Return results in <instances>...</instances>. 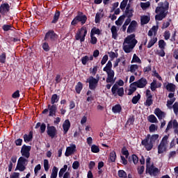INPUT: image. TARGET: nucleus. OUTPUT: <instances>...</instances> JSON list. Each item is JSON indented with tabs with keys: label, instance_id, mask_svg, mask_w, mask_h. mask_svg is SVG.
<instances>
[{
	"label": "nucleus",
	"instance_id": "1",
	"mask_svg": "<svg viewBox=\"0 0 178 178\" xmlns=\"http://www.w3.org/2000/svg\"><path fill=\"white\" fill-rule=\"evenodd\" d=\"M137 40L136 39V35L131 34L128 35L124 40L122 44L123 50L126 54H130L134 49L136 45H137Z\"/></svg>",
	"mask_w": 178,
	"mask_h": 178
},
{
	"label": "nucleus",
	"instance_id": "2",
	"mask_svg": "<svg viewBox=\"0 0 178 178\" xmlns=\"http://www.w3.org/2000/svg\"><path fill=\"white\" fill-rule=\"evenodd\" d=\"M168 10H169V2L166 1L160 2L159 6L156 8V13H157L155 16L156 20L161 21L165 19L166 15H168Z\"/></svg>",
	"mask_w": 178,
	"mask_h": 178
},
{
	"label": "nucleus",
	"instance_id": "3",
	"mask_svg": "<svg viewBox=\"0 0 178 178\" xmlns=\"http://www.w3.org/2000/svg\"><path fill=\"white\" fill-rule=\"evenodd\" d=\"M104 72H106L107 78L106 79V83L113 84L116 81L115 79V71L112 70V61L108 60L106 66L103 68Z\"/></svg>",
	"mask_w": 178,
	"mask_h": 178
},
{
	"label": "nucleus",
	"instance_id": "4",
	"mask_svg": "<svg viewBox=\"0 0 178 178\" xmlns=\"http://www.w3.org/2000/svg\"><path fill=\"white\" fill-rule=\"evenodd\" d=\"M29 163V160L21 156L19 158L15 170H19V172H24L26 170V166Z\"/></svg>",
	"mask_w": 178,
	"mask_h": 178
},
{
	"label": "nucleus",
	"instance_id": "5",
	"mask_svg": "<svg viewBox=\"0 0 178 178\" xmlns=\"http://www.w3.org/2000/svg\"><path fill=\"white\" fill-rule=\"evenodd\" d=\"M86 35H87V28H86V26H83L76 32L75 38L76 40H79L81 42H84Z\"/></svg>",
	"mask_w": 178,
	"mask_h": 178
},
{
	"label": "nucleus",
	"instance_id": "6",
	"mask_svg": "<svg viewBox=\"0 0 178 178\" xmlns=\"http://www.w3.org/2000/svg\"><path fill=\"white\" fill-rule=\"evenodd\" d=\"M111 92L114 97L119 95V97H123L124 95V89L119 87L118 84H114L111 88Z\"/></svg>",
	"mask_w": 178,
	"mask_h": 178
},
{
	"label": "nucleus",
	"instance_id": "7",
	"mask_svg": "<svg viewBox=\"0 0 178 178\" xmlns=\"http://www.w3.org/2000/svg\"><path fill=\"white\" fill-rule=\"evenodd\" d=\"M99 81V77L95 79L94 76H90L87 79V83H89V88L90 90H95L97 88V86H98V82Z\"/></svg>",
	"mask_w": 178,
	"mask_h": 178
},
{
	"label": "nucleus",
	"instance_id": "8",
	"mask_svg": "<svg viewBox=\"0 0 178 178\" xmlns=\"http://www.w3.org/2000/svg\"><path fill=\"white\" fill-rule=\"evenodd\" d=\"M142 145L146 148L147 151H151L154 147V143L149 140V134H148L145 139L142 140Z\"/></svg>",
	"mask_w": 178,
	"mask_h": 178
},
{
	"label": "nucleus",
	"instance_id": "9",
	"mask_svg": "<svg viewBox=\"0 0 178 178\" xmlns=\"http://www.w3.org/2000/svg\"><path fill=\"white\" fill-rule=\"evenodd\" d=\"M174 129V132L175 134H178V122L176 120H171L167 126L166 131L170 130V129Z\"/></svg>",
	"mask_w": 178,
	"mask_h": 178
},
{
	"label": "nucleus",
	"instance_id": "10",
	"mask_svg": "<svg viewBox=\"0 0 178 178\" xmlns=\"http://www.w3.org/2000/svg\"><path fill=\"white\" fill-rule=\"evenodd\" d=\"M31 149V147L23 145L21 149V154L23 158L25 159H29L30 158V151Z\"/></svg>",
	"mask_w": 178,
	"mask_h": 178
},
{
	"label": "nucleus",
	"instance_id": "11",
	"mask_svg": "<svg viewBox=\"0 0 178 178\" xmlns=\"http://www.w3.org/2000/svg\"><path fill=\"white\" fill-rule=\"evenodd\" d=\"M146 172H147L151 176H158L159 174V169L153 165L146 168Z\"/></svg>",
	"mask_w": 178,
	"mask_h": 178
},
{
	"label": "nucleus",
	"instance_id": "12",
	"mask_svg": "<svg viewBox=\"0 0 178 178\" xmlns=\"http://www.w3.org/2000/svg\"><path fill=\"white\" fill-rule=\"evenodd\" d=\"M138 88H144L147 84H148V81L145 78H141L137 81L134 82Z\"/></svg>",
	"mask_w": 178,
	"mask_h": 178
},
{
	"label": "nucleus",
	"instance_id": "13",
	"mask_svg": "<svg viewBox=\"0 0 178 178\" xmlns=\"http://www.w3.org/2000/svg\"><path fill=\"white\" fill-rule=\"evenodd\" d=\"M10 10V6L8 3H3L0 6V13L1 15H6L8 12Z\"/></svg>",
	"mask_w": 178,
	"mask_h": 178
},
{
	"label": "nucleus",
	"instance_id": "14",
	"mask_svg": "<svg viewBox=\"0 0 178 178\" xmlns=\"http://www.w3.org/2000/svg\"><path fill=\"white\" fill-rule=\"evenodd\" d=\"M76 145H70V146L67 147L65 153V156H70V155H73V154L76 151Z\"/></svg>",
	"mask_w": 178,
	"mask_h": 178
},
{
	"label": "nucleus",
	"instance_id": "15",
	"mask_svg": "<svg viewBox=\"0 0 178 178\" xmlns=\"http://www.w3.org/2000/svg\"><path fill=\"white\" fill-rule=\"evenodd\" d=\"M138 26V24H137V22L136 21H132L129 26H128L127 31V32L129 33V34L131 33H134V31H136V29H137V26Z\"/></svg>",
	"mask_w": 178,
	"mask_h": 178
},
{
	"label": "nucleus",
	"instance_id": "16",
	"mask_svg": "<svg viewBox=\"0 0 178 178\" xmlns=\"http://www.w3.org/2000/svg\"><path fill=\"white\" fill-rule=\"evenodd\" d=\"M55 38H56V34L52 31L47 33L44 37L45 41H54Z\"/></svg>",
	"mask_w": 178,
	"mask_h": 178
},
{
	"label": "nucleus",
	"instance_id": "17",
	"mask_svg": "<svg viewBox=\"0 0 178 178\" xmlns=\"http://www.w3.org/2000/svg\"><path fill=\"white\" fill-rule=\"evenodd\" d=\"M154 115H156V116H157L158 119H159V120L163 119V118H165V116H166V113H165V112L162 111L159 108H156L154 110Z\"/></svg>",
	"mask_w": 178,
	"mask_h": 178
},
{
	"label": "nucleus",
	"instance_id": "18",
	"mask_svg": "<svg viewBox=\"0 0 178 178\" xmlns=\"http://www.w3.org/2000/svg\"><path fill=\"white\" fill-rule=\"evenodd\" d=\"M47 134L51 138H54L56 136V128L55 127H47Z\"/></svg>",
	"mask_w": 178,
	"mask_h": 178
},
{
	"label": "nucleus",
	"instance_id": "19",
	"mask_svg": "<svg viewBox=\"0 0 178 178\" xmlns=\"http://www.w3.org/2000/svg\"><path fill=\"white\" fill-rule=\"evenodd\" d=\"M140 68V66H138V65L137 64H132L131 65H129V72H131V73H134V74H135V76H137V72L138 71V69Z\"/></svg>",
	"mask_w": 178,
	"mask_h": 178
},
{
	"label": "nucleus",
	"instance_id": "20",
	"mask_svg": "<svg viewBox=\"0 0 178 178\" xmlns=\"http://www.w3.org/2000/svg\"><path fill=\"white\" fill-rule=\"evenodd\" d=\"M119 29H118V27L116 26H113L111 29V34H112V38L113 40H118V37L119 34L118 33Z\"/></svg>",
	"mask_w": 178,
	"mask_h": 178
},
{
	"label": "nucleus",
	"instance_id": "21",
	"mask_svg": "<svg viewBox=\"0 0 178 178\" xmlns=\"http://www.w3.org/2000/svg\"><path fill=\"white\" fill-rule=\"evenodd\" d=\"M137 90V86L134 82L130 84L129 88L128 90L127 95H132L134 92H136Z\"/></svg>",
	"mask_w": 178,
	"mask_h": 178
},
{
	"label": "nucleus",
	"instance_id": "22",
	"mask_svg": "<svg viewBox=\"0 0 178 178\" xmlns=\"http://www.w3.org/2000/svg\"><path fill=\"white\" fill-rule=\"evenodd\" d=\"M164 86L169 92H175L176 91V85L173 83H165Z\"/></svg>",
	"mask_w": 178,
	"mask_h": 178
},
{
	"label": "nucleus",
	"instance_id": "23",
	"mask_svg": "<svg viewBox=\"0 0 178 178\" xmlns=\"http://www.w3.org/2000/svg\"><path fill=\"white\" fill-rule=\"evenodd\" d=\"M63 129L64 134H67V131H69V129H70V121H69V120H66L63 122Z\"/></svg>",
	"mask_w": 178,
	"mask_h": 178
},
{
	"label": "nucleus",
	"instance_id": "24",
	"mask_svg": "<svg viewBox=\"0 0 178 178\" xmlns=\"http://www.w3.org/2000/svg\"><path fill=\"white\" fill-rule=\"evenodd\" d=\"M94 59V57L92 55H89V56H85L81 58V63L84 65H87L88 62H90V60H92Z\"/></svg>",
	"mask_w": 178,
	"mask_h": 178
},
{
	"label": "nucleus",
	"instance_id": "25",
	"mask_svg": "<svg viewBox=\"0 0 178 178\" xmlns=\"http://www.w3.org/2000/svg\"><path fill=\"white\" fill-rule=\"evenodd\" d=\"M56 105L53 104L52 106L49 105V116H55L56 113Z\"/></svg>",
	"mask_w": 178,
	"mask_h": 178
},
{
	"label": "nucleus",
	"instance_id": "26",
	"mask_svg": "<svg viewBox=\"0 0 178 178\" xmlns=\"http://www.w3.org/2000/svg\"><path fill=\"white\" fill-rule=\"evenodd\" d=\"M156 41H158V38L156 36H154L148 42L147 44V48H151L152 47H154L155 44L156 43Z\"/></svg>",
	"mask_w": 178,
	"mask_h": 178
},
{
	"label": "nucleus",
	"instance_id": "27",
	"mask_svg": "<svg viewBox=\"0 0 178 178\" xmlns=\"http://www.w3.org/2000/svg\"><path fill=\"white\" fill-rule=\"evenodd\" d=\"M168 147L160 143L158 146V154H163L167 149Z\"/></svg>",
	"mask_w": 178,
	"mask_h": 178
},
{
	"label": "nucleus",
	"instance_id": "28",
	"mask_svg": "<svg viewBox=\"0 0 178 178\" xmlns=\"http://www.w3.org/2000/svg\"><path fill=\"white\" fill-rule=\"evenodd\" d=\"M160 144H162L163 145H165L168 147V145H169V136L165 135L161 140Z\"/></svg>",
	"mask_w": 178,
	"mask_h": 178
},
{
	"label": "nucleus",
	"instance_id": "29",
	"mask_svg": "<svg viewBox=\"0 0 178 178\" xmlns=\"http://www.w3.org/2000/svg\"><path fill=\"white\" fill-rule=\"evenodd\" d=\"M58 169L56 168V166L53 167L52 170H51V173L50 175V178H56L58 177Z\"/></svg>",
	"mask_w": 178,
	"mask_h": 178
},
{
	"label": "nucleus",
	"instance_id": "30",
	"mask_svg": "<svg viewBox=\"0 0 178 178\" xmlns=\"http://www.w3.org/2000/svg\"><path fill=\"white\" fill-rule=\"evenodd\" d=\"M121 111L122 106H120V104H116L112 108V111L113 112V113H120Z\"/></svg>",
	"mask_w": 178,
	"mask_h": 178
},
{
	"label": "nucleus",
	"instance_id": "31",
	"mask_svg": "<svg viewBox=\"0 0 178 178\" xmlns=\"http://www.w3.org/2000/svg\"><path fill=\"white\" fill-rule=\"evenodd\" d=\"M33 140V132H30L29 135H24V140L25 143H30Z\"/></svg>",
	"mask_w": 178,
	"mask_h": 178
},
{
	"label": "nucleus",
	"instance_id": "32",
	"mask_svg": "<svg viewBox=\"0 0 178 178\" xmlns=\"http://www.w3.org/2000/svg\"><path fill=\"white\" fill-rule=\"evenodd\" d=\"M147 120L149 123H158V118L152 114L147 117Z\"/></svg>",
	"mask_w": 178,
	"mask_h": 178
},
{
	"label": "nucleus",
	"instance_id": "33",
	"mask_svg": "<svg viewBox=\"0 0 178 178\" xmlns=\"http://www.w3.org/2000/svg\"><path fill=\"white\" fill-rule=\"evenodd\" d=\"M131 63H139L141 64V59L137 56V54H134Z\"/></svg>",
	"mask_w": 178,
	"mask_h": 178
},
{
	"label": "nucleus",
	"instance_id": "34",
	"mask_svg": "<svg viewBox=\"0 0 178 178\" xmlns=\"http://www.w3.org/2000/svg\"><path fill=\"white\" fill-rule=\"evenodd\" d=\"M149 22V17L147 15H143L140 18L141 24H147Z\"/></svg>",
	"mask_w": 178,
	"mask_h": 178
},
{
	"label": "nucleus",
	"instance_id": "35",
	"mask_svg": "<svg viewBox=\"0 0 178 178\" xmlns=\"http://www.w3.org/2000/svg\"><path fill=\"white\" fill-rule=\"evenodd\" d=\"M76 17L79 22H81V24H84L87 22V17L86 15H78Z\"/></svg>",
	"mask_w": 178,
	"mask_h": 178
},
{
	"label": "nucleus",
	"instance_id": "36",
	"mask_svg": "<svg viewBox=\"0 0 178 178\" xmlns=\"http://www.w3.org/2000/svg\"><path fill=\"white\" fill-rule=\"evenodd\" d=\"M75 90L77 94H80L83 90V83L81 82H79L75 87Z\"/></svg>",
	"mask_w": 178,
	"mask_h": 178
},
{
	"label": "nucleus",
	"instance_id": "37",
	"mask_svg": "<svg viewBox=\"0 0 178 178\" xmlns=\"http://www.w3.org/2000/svg\"><path fill=\"white\" fill-rule=\"evenodd\" d=\"M159 138V134H154L152 136L149 135V140L151 143L154 144L156 140Z\"/></svg>",
	"mask_w": 178,
	"mask_h": 178
},
{
	"label": "nucleus",
	"instance_id": "38",
	"mask_svg": "<svg viewBox=\"0 0 178 178\" xmlns=\"http://www.w3.org/2000/svg\"><path fill=\"white\" fill-rule=\"evenodd\" d=\"M140 99H141V95L138 94L132 98L131 102L132 104L136 105V104H137L140 101Z\"/></svg>",
	"mask_w": 178,
	"mask_h": 178
},
{
	"label": "nucleus",
	"instance_id": "39",
	"mask_svg": "<svg viewBox=\"0 0 178 178\" xmlns=\"http://www.w3.org/2000/svg\"><path fill=\"white\" fill-rule=\"evenodd\" d=\"M66 170H67V165H64L63 168H62L58 172L59 177H63Z\"/></svg>",
	"mask_w": 178,
	"mask_h": 178
},
{
	"label": "nucleus",
	"instance_id": "40",
	"mask_svg": "<svg viewBox=\"0 0 178 178\" xmlns=\"http://www.w3.org/2000/svg\"><path fill=\"white\" fill-rule=\"evenodd\" d=\"M126 17L124 15H122L118 18L117 21H115V24L117 26H122L123 24V22H124V18Z\"/></svg>",
	"mask_w": 178,
	"mask_h": 178
},
{
	"label": "nucleus",
	"instance_id": "41",
	"mask_svg": "<svg viewBox=\"0 0 178 178\" xmlns=\"http://www.w3.org/2000/svg\"><path fill=\"white\" fill-rule=\"evenodd\" d=\"M60 16V13L59 11H57L54 16L51 23H54V24L57 23L58 20H59Z\"/></svg>",
	"mask_w": 178,
	"mask_h": 178
},
{
	"label": "nucleus",
	"instance_id": "42",
	"mask_svg": "<svg viewBox=\"0 0 178 178\" xmlns=\"http://www.w3.org/2000/svg\"><path fill=\"white\" fill-rule=\"evenodd\" d=\"M95 34H97V35H99L101 34V31L99 29H97L96 27H94L90 31V35H95Z\"/></svg>",
	"mask_w": 178,
	"mask_h": 178
},
{
	"label": "nucleus",
	"instance_id": "43",
	"mask_svg": "<svg viewBox=\"0 0 178 178\" xmlns=\"http://www.w3.org/2000/svg\"><path fill=\"white\" fill-rule=\"evenodd\" d=\"M58 101L59 98L58 97V95H53L51 99V103L52 104V105H54V104H56V102H58Z\"/></svg>",
	"mask_w": 178,
	"mask_h": 178
},
{
	"label": "nucleus",
	"instance_id": "44",
	"mask_svg": "<svg viewBox=\"0 0 178 178\" xmlns=\"http://www.w3.org/2000/svg\"><path fill=\"white\" fill-rule=\"evenodd\" d=\"M109 161H111V162H115V161H116V152H115V151L110 153Z\"/></svg>",
	"mask_w": 178,
	"mask_h": 178
},
{
	"label": "nucleus",
	"instance_id": "45",
	"mask_svg": "<svg viewBox=\"0 0 178 178\" xmlns=\"http://www.w3.org/2000/svg\"><path fill=\"white\" fill-rule=\"evenodd\" d=\"M149 6H151V3L149 1L145 3H140V7L143 10H145V9L149 8Z\"/></svg>",
	"mask_w": 178,
	"mask_h": 178
},
{
	"label": "nucleus",
	"instance_id": "46",
	"mask_svg": "<svg viewBox=\"0 0 178 178\" xmlns=\"http://www.w3.org/2000/svg\"><path fill=\"white\" fill-rule=\"evenodd\" d=\"M91 151L92 152H93L94 154H98V152H99V147H98L96 145H92L91 146Z\"/></svg>",
	"mask_w": 178,
	"mask_h": 178
},
{
	"label": "nucleus",
	"instance_id": "47",
	"mask_svg": "<svg viewBox=\"0 0 178 178\" xmlns=\"http://www.w3.org/2000/svg\"><path fill=\"white\" fill-rule=\"evenodd\" d=\"M149 130L150 133H155L158 130V126L152 124L149 127Z\"/></svg>",
	"mask_w": 178,
	"mask_h": 178
},
{
	"label": "nucleus",
	"instance_id": "48",
	"mask_svg": "<svg viewBox=\"0 0 178 178\" xmlns=\"http://www.w3.org/2000/svg\"><path fill=\"white\" fill-rule=\"evenodd\" d=\"M154 102L152 98H146V101L144 103L145 106H151Z\"/></svg>",
	"mask_w": 178,
	"mask_h": 178
},
{
	"label": "nucleus",
	"instance_id": "49",
	"mask_svg": "<svg viewBox=\"0 0 178 178\" xmlns=\"http://www.w3.org/2000/svg\"><path fill=\"white\" fill-rule=\"evenodd\" d=\"M98 40L97 39V37H95V35H91L90 34V44H92V45H95V44H97Z\"/></svg>",
	"mask_w": 178,
	"mask_h": 178
},
{
	"label": "nucleus",
	"instance_id": "50",
	"mask_svg": "<svg viewBox=\"0 0 178 178\" xmlns=\"http://www.w3.org/2000/svg\"><path fill=\"white\" fill-rule=\"evenodd\" d=\"M165 47H166V42L163 40H160L159 41V47L160 49H165Z\"/></svg>",
	"mask_w": 178,
	"mask_h": 178
},
{
	"label": "nucleus",
	"instance_id": "51",
	"mask_svg": "<svg viewBox=\"0 0 178 178\" xmlns=\"http://www.w3.org/2000/svg\"><path fill=\"white\" fill-rule=\"evenodd\" d=\"M44 168L45 172H48L49 170V161L47 159L44 160Z\"/></svg>",
	"mask_w": 178,
	"mask_h": 178
},
{
	"label": "nucleus",
	"instance_id": "52",
	"mask_svg": "<svg viewBox=\"0 0 178 178\" xmlns=\"http://www.w3.org/2000/svg\"><path fill=\"white\" fill-rule=\"evenodd\" d=\"M126 15L129 18H130L133 16V10L129 9V6H127L126 8Z\"/></svg>",
	"mask_w": 178,
	"mask_h": 178
},
{
	"label": "nucleus",
	"instance_id": "53",
	"mask_svg": "<svg viewBox=\"0 0 178 178\" xmlns=\"http://www.w3.org/2000/svg\"><path fill=\"white\" fill-rule=\"evenodd\" d=\"M172 109L174 111V113L176 115V116L178 115V102H175L172 105Z\"/></svg>",
	"mask_w": 178,
	"mask_h": 178
},
{
	"label": "nucleus",
	"instance_id": "54",
	"mask_svg": "<svg viewBox=\"0 0 178 178\" xmlns=\"http://www.w3.org/2000/svg\"><path fill=\"white\" fill-rule=\"evenodd\" d=\"M109 58H111V60H113L115 58H118V53H115L113 51L108 52Z\"/></svg>",
	"mask_w": 178,
	"mask_h": 178
},
{
	"label": "nucleus",
	"instance_id": "55",
	"mask_svg": "<svg viewBox=\"0 0 178 178\" xmlns=\"http://www.w3.org/2000/svg\"><path fill=\"white\" fill-rule=\"evenodd\" d=\"M127 2H129V0H123L120 3V9L122 10H124L126 6H127Z\"/></svg>",
	"mask_w": 178,
	"mask_h": 178
},
{
	"label": "nucleus",
	"instance_id": "56",
	"mask_svg": "<svg viewBox=\"0 0 178 178\" xmlns=\"http://www.w3.org/2000/svg\"><path fill=\"white\" fill-rule=\"evenodd\" d=\"M150 88L152 91H155L156 88H158V86H156V81H153V82L150 84Z\"/></svg>",
	"mask_w": 178,
	"mask_h": 178
},
{
	"label": "nucleus",
	"instance_id": "57",
	"mask_svg": "<svg viewBox=\"0 0 178 178\" xmlns=\"http://www.w3.org/2000/svg\"><path fill=\"white\" fill-rule=\"evenodd\" d=\"M118 176H119V177L124 178V177H127V174L124 170H119Z\"/></svg>",
	"mask_w": 178,
	"mask_h": 178
},
{
	"label": "nucleus",
	"instance_id": "58",
	"mask_svg": "<svg viewBox=\"0 0 178 178\" xmlns=\"http://www.w3.org/2000/svg\"><path fill=\"white\" fill-rule=\"evenodd\" d=\"M176 101V98L170 99L167 102L168 108H172V105H173V102Z\"/></svg>",
	"mask_w": 178,
	"mask_h": 178
},
{
	"label": "nucleus",
	"instance_id": "59",
	"mask_svg": "<svg viewBox=\"0 0 178 178\" xmlns=\"http://www.w3.org/2000/svg\"><path fill=\"white\" fill-rule=\"evenodd\" d=\"M102 16V14L97 13L95 16V23H99Z\"/></svg>",
	"mask_w": 178,
	"mask_h": 178
},
{
	"label": "nucleus",
	"instance_id": "60",
	"mask_svg": "<svg viewBox=\"0 0 178 178\" xmlns=\"http://www.w3.org/2000/svg\"><path fill=\"white\" fill-rule=\"evenodd\" d=\"M79 167L80 163L79 161H76L72 163V168L74 169L75 170L79 169Z\"/></svg>",
	"mask_w": 178,
	"mask_h": 178
},
{
	"label": "nucleus",
	"instance_id": "61",
	"mask_svg": "<svg viewBox=\"0 0 178 178\" xmlns=\"http://www.w3.org/2000/svg\"><path fill=\"white\" fill-rule=\"evenodd\" d=\"M165 49H161V50H157L156 51V54L159 55V56L163 57L165 56Z\"/></svg>",
	"mask_w": 178,
	"mask_h": 178
},
{
	"label": "nucleus",
	"instance_id": "62",
	"mask_svg": "<svg viewBox=\"0 0 178 178\" xmlns=\"http://www.w3.org/2000/svg\"><path fill=\"white\" fill-rule=\"evenodd\" d=\"M42 48H43L44 51H45L46 52H48V51H49V49H50L49 44H48V43H47V42H44L42 44Z\"/></svg>",
	"mask_w": 178,
	"mask_h": 178
},
{
	"label": "nucleus",
	"instance_id": "63",
	"mask_svg": "<svg viewBox=\"0 0 178 178\" xmlns=\"http://www.w3.org/2000/svg\"><path fill=\"white\" fill-rule=\"evenodd\" d=\"M12 29H13V27L11 26V25L5 24V25L3 26V30L4 31H9V30H12Z\"/></svg>",
	"mask_w": 178,
	"mask_h": 178
},
{
	"label": "nucleus",
	"instance_id": "64",
	"mask_svg": "<svg viewBox=\"0 0 178 178\" xmlns=\"http://www.w3.org/2000/svg\"><path fill=\"white\" fill-rule=\"evenodd\" d=\"M163 37L165 40H169L170 38V32L169 31L164 32Z\"/></svg>",
	"mask_w": 178,
	"mask_h": 178
}]
</instances>
